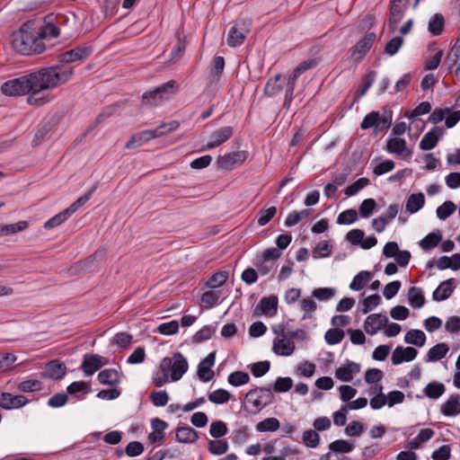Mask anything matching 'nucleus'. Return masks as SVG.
Instances as JSON below:
<instances>
[{"label":"nucleus","mask_w":460,"mask_h":460,"mask_svg":"<svg viewBox=\"0 0 460 460\" xmlns=\"http://www.w3.org/2000/svg\"><path fill=\"white\" fill-rule=\"evenodd\" d=\"M344 336V331L333 327L325 332L324 340L329 345H336L343 340Z\"/></svg>","instance_id":"obj_51"},{"label":"nucleus","mask_w":460,"mask_h":460,"mask_svg":"<svg viewBox=\"0 0 460 460\" xmlns=\"http://www.w3.org/2000/svg\"><path fill=\"white\" fill-rule=\"evenodd\" d=\"M275 335L272 341V351L279 357H290L296 351L295 340L305 341L308 339L307 333L303 329L288 331L283 323L271 327Z\"/></svg>","instance_id":"obj_4"},{"label":"nucleus","mask_w":460,"mask_h":460,"mask_svg":"<svg viewBox=\"0 0 460 460\" xmlns=\"http://www.w3.org/2000/svg\"><path fill=\"white\" fill-rule=\"evenodd\" d=\"M358 220V212L355 209L349 208L342 211L337 217L339 225H351Z\"/></svg>","instance_id":"obj_59"},{"label":"nucleus","mask_w":460,"mask_h":460,"mask_svg":"<svg viewBox=\"0 0 460 460\" xmlns=\"http://www.w3.org/2000/svg\"><path fill=\"white\" fill-rule=\"evenodd\" d=\"M97 187L98 183H95L87 193L79 197L75 202H73L68 208H66L69 216H72L91 199L93 193L96 190Z\"/></svg>","instance_id":"obj_42"},{"label":"nucleus","mask_w":460,"mask_h":460,"mask_svg":"<svg viewBox=\"0 0 460 460\" xmlns=\"http://www.w3.org/2000/svg\"><path fill=\"white\" fill-rule=\"evenodd\" d=\"M98 380L102 385L116 386L120 382L119 373L112 368L104 369L98 374Z\"/></svg>","instance_id":"obj_32"},{"label":"nucleus","mask_w":460,"mask_h":460,"mask_svg":"<svg viewBox=\"0 0 460 460\" xmlns=\"http://www.w3.org/2000/svg\"><path fill=\"white\" fill-rule=\"evenodd\" d=\"M188 369L187 358L181 353L175 352L160 361L157 370L153 373V383L156 387H161L169 382H177Z\"/></svg>","instance_id":"obj_3"},{"label":"nucleus","mask_w":460,"mask_h":460,"mask_svg":"<svg viewBox=\"0 0 460 460\" xmlns=\"http://www.w3.org/2000/svg\"><path fill=\"white\" fill-rule=\"evenodd\" d=\"M445 330L450 334H458L460 332V316L447 317L445 322Z\"/></svg>","instance_id":"obj_64"},{"label":"nucleus","mask_w":460,"mask_h":460,"mask_svg":"<svg viewBox=\"0 0 460 460\" xmlns=\"http://www.w3.org/2000/svg\"><path fill=\"white\" fill-rule=\"evenodd\" d=\"M454 279H449L441 282L433 292V299L435 301H443L447 299L454 291Z\"/></svg>","instance_id":"obj_27"},{"label":"nucleus","mask_w":460,"mask_h":460,"mask_svg":"<svg viewBox=\"0 0 460 460\" xmlns=\"http://www.w3.org/2000/svg\"><path fill=\"white\" fill-rule=\"evenodd\" d=\"M299 305H300V309L303 312L302 319L303 320L312 319L314 313L317 309V304L314 300L313 296L304 297L303 299H301Z\"/></svg>","instance_id":"obj_38"},{"label":"nucleus","mask_w":460,"mask_h":460,"mask_svg":"<svg viewBox=\"0 0 460 460\" xmlns=\"http://www.w3.org/2000/svg\"><path fill=\"white\" fill-rule=\"evenodd\" d=\"M177 91V84L175 81H168L155 89L146 92L143 94V102L146 105H157L164 100L168 99Z\"/></svg>","instance_id":"obj_7"},{"label":"nucleus","mask_w":460,"mask_h":460,"mask_svg":"<svg viewBox=\"0 0 460 460\" xmlns=\"http://www.w3.org/2000/svg\"><path fill=\"white\" fill-rule=\"evenodd\" d=\"M228 279V272L220 270L214 273L207 281V286L210 289H216L223 286Z\"/></svg>","instance_id":"obj_45"},{"label":"nucleus","mask_w":460,"mask_h":460,"mask_svg":"<svg viewBox=\"0 0 460 460\" xmlns=\"http://www.w3.org/2000/svg\"><path fill=\"white\" fill-rule=\"evenodd\" d=\"M233 128L230 126L222 127L215 130L208 137L207 144L201 150H208L219 146L226 142L233 136Z\"/></svg>","instance_id":"obj_16"},{"label":"nucleus","mask_w":460,"mask_h":460,"mask_svg":"<svg viewBox=\"0 0 460 460\" xmlns=\"http://www.w3.org/2000/svg\"><path fill=\"white\" fill-rule=\"evenodd\" d=\"M431 105L429 102H420L413 111L405 113V117L410 119V126L408 128V134H411L412 130V126L415 123L420 122V119H418L419 116L427 114L430 112Z\"/></svg>","instance_id":"obj_25"},{"label":"nucleus","mask_w":460,"mask_h":460,"mask_svg":"<svg viewBox=\"0 0 460 460\" xmlns=\"http://www.w3.org/2000/svg\"><path fill=\"white\" fill-rule=\"evenodd\" d=\"M405 11L406 7L391 4L387 23L390 32L394 33L398 31L402 35H406L411 31L413 26L412 19H408L401 27H399V23L404 17Z\"/></svg>","instance_id":"obj_8"},{"label":"nucleus","mask_w":460,"mask_h":460,"mask_svg":"<svg viewBox=\"0 0 460 460\" xmlns=\"http://www.w3.org/2000/svg\"><path fill=\"white\" fill-rule=\"evenodd\" d=\"M440 412L446 417H455L460 414V394L449 395L440 405Z\"/></svg>","instance_id":"obj_23"},{"label":"nucleus","mask_w":460,"mask_h":460,"mask_svg":"<svg viewBox=\"0 0 460 460\" xmlns=\"http://www.w3.org/2000/svg\"><path fill=\"white\" fill-rule=\"evenodd\" d=\"M97 187L98 183H95L87 193L79 197L75 202H73L68 208H66L69 216H72L91 199L93 193L96 190Z\"/></svg>","instance_id":"obj_41"},{"label":"nucleus","mask_w":460,"mask_h":460,"mask_svg":"<svg viewBox=\"0 0 460 460\" xmlns=\"http://www.w3.org/2000/svg\"><path fill=\"white\" fill-rule=\"evenodd\" d=\"M456 207L453 201H445L442 205L437 208L436 215L440 220H446L456 211Z\"/></svg>","instance_id":"obj_50"},{"label":"nucleus","mask_w":460,"mask_h":460,"mask_svg":"<svg viewBox=\"0 0 460 460\" xmlns=\"http://www.w3.org/2000/svg\"><path fill=\"white\" fill-rule=\"evenodd\" d=\"M442 240L439 233H430L420 241V246L426 251L434 249Z\"/></svg>","instance_id":"obj_46"},{"label":"nucleus","mask_w":460,"mask_h":460,"mask_svg":"<svg viewBox=\"0 0 460 460\" xmlns=\"http://www.w3.org/2000/svg\"><path fill=\"white\" fill-rule=\"evenodd\" d=\"M228 450V443L226 440L215 439L208 442V451L216 456L225 454Z\"/></svg>","instance_id":"obj_58"},{"label":"nucleus","mask_w":460,"mask_h":460,"mask_svg":"<svg viewBox=\"0 0 460 460\" xmlns=\"http://www.w3.org/2000/svg\"><path fill=\"white\" fill-rule=\"evenodd\" d=\"M179 127L177 121H172L168 124H164L152 130H143L131 136L129 140L126 143L125 147L128 149L137 148L150 140L162 137L167 133H170Z\"/></svg>","instance_id":"obj_5"},{"label":"nucleus","mask_w":460,"mask_h":460,"mask_svg":"<svg viewBox=\"0 0 460 460\" xmlns=\"http://www.w3.org/2000/svg\"><path fill=\"white\" fill-rule=\"evenodd\" d=\"M409 303L411 306L420 308L425 303V298L421 288L417 287L410 288L408 291Z\"/></svg>","instance_id":"obj_44"},{"label":"nucleus","mask_w":460,"mask_h":460,"mask_svg":"<svg viewBox=\"0 0 460 460\" xmlns=\"http://www.w3.org/2000/svg\"><path fill=\"white\" fill-rule=\"evenodd\" d=\"M247 158L245 151L230 152L217 157V164L221 169L231 171L242 164Z\"/></svg>","instance_id":"obj_14"},{"label":"nucleus","mask_w":460,"mask_h":460,"mask_svg":"<svg viewBox=\"0 0 460 460\" xmlns=\"http://www.w3.org/2000/svg\"><path fill=\"white\" fill-rule=\"evenodd\" d=\"M29 402L30 400L22 394H13L8 392L0 393V407L4 410H18Z\"/></svg>","instance_id":"obj_11"},{"label":"nucleus","mask_w":460,"mask_h":460,"mask_svg":"<svg viewBox=\"0 0 460 460\" xmlns=\"http://www.w3.org/2000/svg\"><path fill=\"white\" fill-rule=\"evenodd\" d=\"M1 92L6 96H22L28 94L25 75L4 82L1 85Z\"/></svg>","instance_id":"obj_13"},{"label":"nucleus","mask_w":460,"mask_h":460,"mask_svg":"<svg viewBox=\"0 0 460 460\" xmlns=\"http://www.w3.org/2000/svg\"><path fill=\"white\" fill-rule=\"evenodd\" d=\"M208 398L212 403L224 404L230 400L231 394L228 391L220 388L209 393Z\"/></svg>","instance_id":"obj_47"},{"label":"nucleus","mask_w":460,"mask_h":460,"mask_svg":"<svg viewBox=\"0 0 460 460\" xmlns=\"http://www.w3.org/2000/svg\"><path fill=\"white\" fill-rule=\"evenodd\" d=\"M425 204V197L423 193H412L411 194L405 204V209L410 214H414L420 210Z\"/></svg>","instance_id":"obj_31"},{"label":"nucleus","mask_w":460,"mask_h":460,"mask_svg":"<svg viewBox=\"0 0 460 460\" xmlns=\"http://www.w3.org/2000/svg\"><path fill=\"white\" fill-rule=\"evenodd\" d=\"M226 424L222 420L212 421L209 428V434L215 438H219L227 434Z\"/></svg>","instance_id":"obj_57"},{"label":"nucleus","mask_w":460,"mask_h":460,"mask_svg":"<svg viewBox=\"0 0 460 460\" xmlns=\"http://www.w3.org/2000/svg\"><path fill=\"white\" fill-rule=\"evenodd\" d=\"M216 353L210 352L198 366V376L202 382H208L214 376L211 367L215 365Z\"/></svg>","instance_id":"obj_20"},{"label":"nucleus","mask_w":460,"mask_h":460,"mask_svg":"<svg viewBox=\"0 0 460 460\" xmlns=\"http://www.w3.org/2000/svg\"><path fill=\"white\" fill-rule=\"evenodd\" d=\"M277 208L272 206L268 208L261 209L257 214V223L260 226L267 225L276 215Z\"/></svg>","instance_id":"obj_55"},{"label":"nucleus","mask_w":460,"mask_h":460,"mask_svg":"<svg viewBox=\"0 0 460 460\" xmlns=\"http://www.w3.org/2000/svg\"><path fill=\"white\" fill-rule=\"evenodd\" d=\"M445 27V19L441 13H435L430 17L428 22V31L433 36L440 35Z\"/></svg>","instance_id":"obj_36"},{"label":"nucleus","mask_w":460,"mask_h":460,"mask_svg":"<svg viewBox=\"0 0 460 460\" xmlns=\"http://www.w3.org/2000/svg\"><path fill=\"white\" fill-rule=\"evenodd\" d=\"M446 391L444 384L439 382H430L423 389L424 394L433 400L438 399Z\"/></svg>","instance_id":"obj_37"},{"label":"nucleus","mask_w":460,"mask_h":460,"mask_svg":"<svg viewBox=\"0 0 460 460\" xmlns=\"http://www.w3.org/2000/svg\"><path fill=\"white\" fill-rule=\"evenodd\" d=\"M386 151L389 154L396 155L402 157L411 156V153L407 148L405 139L390 136L386 142Z\"/></svg>","instance_id":"obj_19"},{"label":"nucleus","mask_w":460,"mask_h":460,"mask_svg":"<svg viewBox=\"0 0 460 460\" xmlns=\"http://www.w3.org/2000/svg\"><path fill=\"white\" fill-rule=\"evenodd\" d=\"M249 33V25L243 20H238L230 29L226 42L230 47L241 45Z\"/></svg>","instance_id":"obj_12"},{"label":"nucleus","mask_w":460,"mask_h":460,"mask_svg":"<svg viewBox=\"0 0 460 460\" xmlns=\"http://www.w3.org/2000/svg\"><path fill=\"white\" fill-rule=\"evenodd\" d=\"M372 274L368 270L359 271L352 279L349 284V288L353 291H359L364 288L367 284L372 279Z\"/></svg>","instance_id":"obj_34"},{"label":"nucleus","mask_w":460,"mask_h":460,"mask_svg":"<svg viewBox=\"0 0 460 460\" xmlns=\"http://www.w3.org/2000/svg\"><path fill=\"white\" fill-rule=\"evenodd\" d=\"M71 216H69L66 210L64 209L63 211L59 212L46 221L44 224V228L47 230L53 229L66 221Z\"/></svg>","instance_id":"obj_54"},{"label":"nucleus","mask_w":460,"mask_h":460,"mask_svg":"<svg viewBox=\"0 0 460 460\" xmlns=\"http://www.w3.org/2000/svg\"><path fill=\"white\" fill-rule=\"evenodd\" d=\"M376 207V202L374 199H364L359 206V214L362 217H369Z\"/></svg>","instance_id":"obj_60"},{"label":"nucleus","mask_w":460,"mask_h":460,"mask_svg":"<svg viewBox=\"0 0 460 460\" xmlns=\"http://www.w3.org/2000/svg\"><path fill=\"white\" fill-rule=\"evenodd\" d=\"M73 75V67L67 66L45 67L25 75L27 91L28 93H31L27 99L28 103L41 105L48 102L46 97H37V94L66 84Z\"/></svg>","instance_id":"obj_1"},{"label":"nucleus","mask_w":460,"mask_h":460,"mask_svg":"<svg viewBox=\"0 0 460 460\" xmlns=\"http://www.w3.org/2000/svg\"><path fill=\"white\" fill-rule=\"evenodd\" d=\"M360 372V365L352 361H347L335 370V377L342 382H349L354 376Z\"/></svg>","instance_id":"obj_21"},{"label":"nucleus","mask_w":460,"mask_h":460,"mask_svg":"<svg viewBox=\"0 0 460 460\" xmlns=\"http://www.w3.org/2000/svg\"><path fill=\"white\" fill-rule=\"evenodd\" d=\"M303 441L306 447L314 448L320 442L319 434L312 429L305 430L303 433Z\"/></svg>","instance_id":"obj_63"},{"label":"nucleus","mask_w":460,"mask_h":460,"mask_svg":"<svg viewBox=\"0 0 460 460\" xmlns=\"http://www.w3.org/2000/svg\"><path fill=\"white\" fill-rule=\"evenodd\" d=\"M220 296L221 291L210 289L202 295L201 301L208 307H212L218 303Z\"/></svg>","instance_id":"obj_61"},{"label":"nucleus","mask_w":460,"mask_h":460,"mask_svg":"<svg viewBox=\"0 0 460 460\" xmlns=\"http://www.w3.org/2000/svg\"><path fill=\"white\" fill-rule=\"evenodd\" d=\"M280 75H277L272 78H270L264 87V93L266 95L271 97L279 93L282 90V85L279 84Z\"/></svg>","instance_id":"obj_49"},{"label":"nucleus","mask_w":460,"mask_h":460,"mask_svg":"<svg viewBox=\"0 0 460 460\" xmlns=\"http://www.w3.org/2000/svg\"><path fill=\"white\" fill-rule=\"evenodd\" d=\"M279 300L276 296L262 297L254 308L253 314L255 316L265 315L273 317L278 311Z\"/></svg>","instance_id":"obj_15"},{"label":"nucleus","mask_w":460,"mask_h":460,"mask_svg":"<svg viewBox=\"0 0 460 460\" xmlns=\"http://www.w3.org/2000/svg\"><path fill=\"white\" fill-rule=\"evenodd\" d=\"M227 381L233 386H241L249 383L250 376L245 372L235 371L228 376Z\"/></svg>","instance_id":"obj_52"},{"label":"nucleus","mask_w":460,"mask_h":460,"mask_svg":"<svg viewBox=\"0 0 460 460\" xmlns=\"http://www.w3.org/2000/svg\"><path fill=\"white\" fill-rule=\"evenodd\" d=\"M376 40V33H367L353 47L349 49L350 57L353 60L360 62L370 50Z\"/></svg>","instance_id":"obj_10"},{"label":"nucleus","mask_w":460,"mask_h":460,"mask_svg":"<svg viewBox=\"0 0 460 460\" xmlns=\"http://www.w3.org/2000/svg\"><path fill=\"white\" fill-rule=\"evenodd\" d=\"M369 183V180L367 178H360L354 181L352 184L349 185L345 190L344 194L347 197L355 196L358 192L367 187Z\"/></svg>","instance_id":"obj_56"},{"label":"nucleus","mask_w":460,"mask_h":460,"mask_svg":"<svg viewBox=\"0 0 460 460\" xmlns=\"http://www.w3.org/2000/svg\"><path fill=\"white\" fill-rule=\"evenodd\" d=\"M427 341L426 334L420 330H410L404 336V341L419 348L425 345Z\"/></svg>","instance_id":"obj_35"},{"label":"nucleus","mask_w":460,"mask_h":460,"mask_svg":"<svg viewBox=\"0 0 460 460\" xmlns=\"http://www.w3.org/2000/svg\"><path fill=\"white\" fill-rule=\"evenodd\" d=\"M449 349V346L447 343H438L428 350L424 360L425 362L439 361L447 356Z\"/></svg>","instance_id":"obj_26"},{"label":"nucleus","mask_w":460,"mask_h":460,"mask_svg":"<svg viewBox=\"0 0 460 460\" xmlns=\"http://www.w3.org/2000/svg\"><path fill=\"white\" fill-rule=\"evenodd\" d=\"M107 364V360L99 355H85L82 363V369L86 376L93 375L102 366Z\"/></svg>","instance_id":"obj_22"},{"label":"nucleus","mask_w":460,"mask_h":460,"mask_svg":"<svg viewBox=\"0 0 460 460\" xmlns=\"http://www.w3.org/2000/svg\"><path fill=\"white\" fill-rule=\"evenodd\" d=\"M152 403L156 407L165 406L169 402V395L166 391L153 392L150 394Z\"/></svg>","instance_id":"obj_62"},{"label":"nucleus","mask_w":460,"mask_h":460,"mask_svg":"<svg viewBox=\"0 0 460 460\" xmlns=\"http://www.w3.org/2000/svg\"><path fill=\"white\" fill-rule=\"evenodd\" d=\"M274 400L273 393L269 388L255 387L251 389L244 397L246 410L252 413H258Z\"/></svg>","instance_id":"obj_6"},{"label":"nucleus","mask_w":460,"mask_h":460,"mask_svg":"<svg viewBox=\"0 0 460 460\" xmlns=\"http://www.w3.org/2000/svg\"><path fill=\"white\" fill-rule=\"evenodd\" d=\"M199 438L198 432L190 426L180 427L176 430V439L180 443L192 444Z\"/></svg>","instance_id":"obj_29"},{"label":"nucleus","mask_w":460,"mask_h":460,"mask_svg":"<svg viewBox=\"0 0 460 460\" xmlns=\"http://www.w3.org/2000/svg\"><path fill=\"white\" fill-rule=\"evenodd\" d=\"M443 135V129L438 127H434L427 132L420 142V149L429 151L433 149Z\"/></svg>","instance_id":"obj_24"},{"label":"nucleus","mask_w":460,"mask_h":460,"mask_svg":"<svg viewBox=\"0 0 460 460\" xmlns=\"http://www.w3.org/2000/svg\"><path fill=\"white\" fill-rule=\"evenodd\" d=\"M312 213V208H304L300 211L294 210L287 216L285 219V226L287 227H292L301 221L308 218Z\"/></svg>","instance_id":"obj_33"},{"label":"nucleus","mask_w":460,"mask_h":460,"mask_svg":"<svg viewBox=\"0 0 460 460\" xmlns=\"http://www.w3.org/2000/svg\"><path fill=\"white\" fill-rule=\"evenodd\" d=\"M388 323V317L381 314H369L364 321L363 328L368 335H375L383 330Z\"/></svg>","instance_id":"obj_17"},{"label":"nucleus","mask_w":460,"mask_h":460,"mask_svg":"<svg viewBox=\"0 0 460 460\" xmlns=\"http://www.w3.org/2000/svg\"><path fill=\"white\" fill-rule=\"evenodd\" d=\"M280 427V423L277 418H266L256 424V430L258 432H274Z\"/></svg>","instance_id":"obj_43"},{"label":"nucleus","mask_w":460,"mask_h":460,"mask_svg":"<svg viewBox=\"0 0 460 460\" xmlns=\"http://www.w3.org/2000/svg\"><path fill=\"white\" fill-rule=\"evenodd\" d=\"M336 292L334 288H318L313 290L312 296L319 301H329L335 296Z\"/></svg>","instance_id":"obj_48"},{"label":"nucleus","mask_w":460,"mask_h":460,"mask_svg":"<svg viewBox=\"0 0 460 460\" xmlns=\"http://www.w3.org/2000/svg\"><path fill=\"white\" fill-rule=\"evenodd\" d=\"M59 30L53 23L38 25L35 22H25L12 35V47L22 55L40 54L45 50L42 40L58 37Z\"/></svg>","instance_id":"obj_2"},{"label":"nucleus","mask_w":460,"mask_h":460,"mask_svg":"<svg viewBox=\"0 0 460 460\" xmlns=\"http://www.w3.org/2000/svg\"><path fill=\"white\" fill-rule=\"evenodd\" d=\"M91 52L92 49L90 47L76 48L65 52L62 55V60L66 63L75 62L87 58L91 54Z\"/></svg>","instance_id":"obj_30"},{"label":"nucleus","mask_w":460,"mask_h":460,"mask_svg":"<svg viewBox=\"0 0 460 460\" xmlns=\"http://www.w3.org/2000/svg\"><path fill=\"white\" fill-rule=\"evenodd\" d=\"M66 372V367L58 361L49 362L44 368L42 375L51 379H61Z\"/></svg>","instance_id":"obj_28"},{"label":"nucleus","mask_w":460,"mask_h":460,"mask_svg":"<svg viewBox=\"0 0 460 460\" xmlns=\"http://www.w3.org/2000/svg\"><path fill=\"white\" fill-rule=\"evenodd\" d=\"M417 355V349L412 347L397 346L392 353L391 361L393 365L397 366L403 362L412 361Z\"/></svg>","instance_id":"obj_18"},{"label":"nucleus","mask_w":460,"mask_h":460,"mask_svg":"<svg viewBox=\"0 0 460 460\" xmlns=\"http://www.w3.org/2000/svg\"><path fill=\"white\" fill-rule=\"evenodd\" d=\"M392 125V114L380 116L377 111H371L365 116L363 119L360 128L363 130L370 128H375L376 131H382L383 129L389 128Z\"/></svg>","instance_id":"obj_9"},{"label":"nucleus","mask_w":460,"mask_h":460,"mask_svg":"<svg viewBox=\"0 0 460 460\" xmlns=\"http://www.w3.org/2000/svg\"><path fill=\"white\" fill-rule=\"evenodd\" d=\"M299 76L292 72L291 75H288L287 79V87L285 93V101L284 105H288L294 99V91L296 86V82Z\"/></svg>","instance_id":"obj_53"},{"label":"nucleus","mask_w":460,"mask_h":460,"mask_svg":"<svg viewBox=\"0 0 460 460\" xmlns=\"http://www.w3.org/2000/svg\"><path fill=\"white\" fill-rule=\"evenodd\" d=\"M355 447L354 441L337 439L329 445V449L337 454L350 453Z\"/></svg>","instance_id":"obj_39"},{"label":"nucleus","mask_w":460,"mask_h":460,"mask_svg":"<svg viewBox=\"0 0 460 460\" xmlns=\"http://www.w3.org/2000/svg\"><path fill=\"white\" fill-rule=\"evenodd\" d=\"M43 388V385L41 381L29 377L22 382H20L17 385V389L22 393H31L36 391H40Z\"/></svg>","instance_id":"obj_40"}]
</instances>
